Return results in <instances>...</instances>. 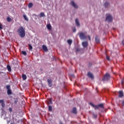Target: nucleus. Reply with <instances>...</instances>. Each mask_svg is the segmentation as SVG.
Here are the masks:
<instances>
[{
	"label": "nucleus",
	"mask_w": 124,
	"mask_h": 124,
	"mask_svg": "<svg viewBox=\"0 0 124 124\" xmlns=\"http://www.w3.org/2000/svg\"><path fill=\"white\" fill-rule=\"evenodd\" d=\"M119 97H123L124 96V92H123V91H119Z\"/></svg>",
	"instance_id": "nucleus-15"
},
{
	"label": "nucleus",
	"mask_w": 124,
	"mask_h": 124,
	"mask_svg": "<svg viewBox=\"0 0 124 124\" xmlns=\"http://www.w3.org/2000/svg\"><path fill=\"white\" fill-rule=\"evenodd\" d=\"M7 22H11V18L8 17L7 18Z\"/></svg>",
	"instance_id": "nucleus-30"
},
{
	"label": "nucleus",
	"mask_w": 124,
	"mask_h": 124,
	"mask_svg": "<svg viewBox=\"0 0 124 124\" xmlns=\"http://www.w3.org/2000/svg\"><path fill=\"white\" fill-rule=\"evenodd\" d=\"M48 104H52V102L51 100H50L48 102Z\"/></svg>",
	"instance_id": "nucleus-33"
},
{
	"label": "nucleus",
	"mask_w": 124,
	"mask_h": 124,
	"mask_svg": "<svg viewBox=\"0 0 124 124\" xmlns=\"http://www.w3.org/2000/svg\"><path fill=\"white\" fill-rule=\"evenodd\" d=\"M11 124H14L13 123H11Z\"/></svg>",
	"instance_id": "nucleus-42"
},
{
	"label": "nucleus",
	"mask_w": 124,
	"mask_h": 124,
	"mask_svg": "<svg viewBox=\"0 0 124 124\" xmlns=\"http://www.w3.org/2000/svg\"><path fill=\"white\" fill-rule=\"evenodd\" d=\"M95 42H96V43H99L100 41H99V38H98V36H96L95 38Z\"/></svg>",
	"instance_id": "nucleus-14"
},
{
	"label": "nucleus",
	"mask_w": 124,
	"mask_h": 124,
	"mask_svg": "<svg viewBox=\"0 0 124 124\" xmlns=\"http://www.w3.org/2000/svg\"><path fill=\"white\" fill-rule=\"evenodd\" d=\"M89 104L90 105H91V106L93 107V108H94L95 110H96L97 109L99 110V108L98 105L97 106L94 105L92 103H90Z\"/></svg>",
	"instance_id": "nucleus-6"
},
{
	"label": "nucleus",
	"mask_w": 124,
	"mask_h": 124,
	"mask_svg": "<svg viewBox=\"0 0 124 124\" xmlns=\"http://www.w3.org/2000/svg\"><path fill=\"white\" fill-rule=\"evenodd\" d=\"M107 59L108 61H110V57L107 56Z\"/></svg>",
	"instance_id": "nucleus-32"
},
{
	"label": "nucleus",
	"mask_w": 124,
	"mask_h": 124,
	"mask_svg": "<svg viewBox=\"0 0 124 124\" xmlns=\"http://www.w3.org/2000/svg\"><path fill=\"white\" fill-rule=\"evenodd\" d=\"M110 78H111V76H110V74L107 73L104 76L103 78V81H109Z\"/></svg>",
	"instance_id": "nucleus-2"
},
{
	"label": "nucleus",
	"mask_w": 124,
	"mask_h": 124,
	"mask_svg": "<svg viewBox=\"0 0 124 124\" xmlns=\"http://www.w3.org/2000/svg\"><path fill=\"white\" fill-rule=\"evenodd\" d=\"M52 106H48V111L49 112H52Z\"/></svg>",
	"instance_id": "nucleus-25"
},
{
	"label": "nucleus",
	"mask_w": 124,
	"mask_h": 124,
	"mask_svg": "<svg viewBox=\"0 0 124 124\" xmlns=\"http://www.w3.org/2000/svg\"><path fill=\"white\" fill-rule=\"evenodd\" d=\"M32 6H33V4L32 3H30L28 4L29 8H31V7H32Z\"/></svg>",
	"instance_id": "nucleus-20"
},
{
	"label": "nucleus",
	"mask_w": 124,
	"mask_h": 124,
	"mask_svg": "<svg viewBox=\"0 0 124 124\" xmlns=\"http://www.w3.org/2000/svg\"><path fill=\"white\" fill-rule=\"evenodd\" d=\"M79 38L81 40L83 39H87V36H86V34L85 33L80 32L79 33Z\"/></svg>",
	"instance_id": "nucleus-3"
},
{
	"label": "nucleus",
	"mask_w": 124,
	"mask_h": 124,
	"mask_svg": "<svg viewBox=\"0 0 124 124\" xmlns=\"http://www.w3.org/2000/svg\"><path fill=\"white\" fill-rule=\"evenodd\" d=\"M124 79H122V85H124Z\"/></svg>",
	"instance_id": "nucleus-34"
},
{
	"label": "nucleus",
	"mask_w": 124,
	"mask_h": 124,
	"mask_svg": "<svg viewBox=\"0 0 124 124\" xmlns=\"http://www.w3.org/2000/svg\"><path fill=\"white\" fill-rule=\"evenodd\" d=\"M2 30V24H0V30Z\"/></svg>",
	"instance_id": "nucleus-31"
},
{
	"label": "nucleus",
	"mask_w": 124,
	"mask_h": 124,
	"mask_svg": "<svg viewBox=\"0 0 124 124\" xmlns=\"http://www.w3.org/2000/svg\"><path fill=\"white\" fill-rule=\"evenodd\" d=\"M17 31L18 35H19L21 38L25 37V36L26 35V32L25 31V29H24L23 27H19Z\"/></svg>",
	"instance_id": "nucleus-1"
},
{
	"label": "nucleus",
	"mask_w": 124,
	"mask_h": 124,
	"mask_svg": "<svg viewBox=\"0 0 124 124\" xmlns=\"http://www.w3.org/2000/svg\"><path fill=\"white\" fill-rule=\"evenodd\" d=\"M71 5H72V6H74V7H75V8H77L78 7V6H77V5L76 4H75V2H74V1H72L71 2Z\"/></svg>",
	"instance_id": "nucleus-11"
},
{
	"label": "nucleus",
	"mask_w": 124,
	"mask_h": 124,
	"mask_svg": "<svg viewBox=\"0 0 124 124\" xmlns=\"http://www.w3.org/2000/svg\"><path fill=\"white\" fill-rule=\"evenodd\" d=\"M42 48L44 51H45V52L48 51V48H47V46H46L43 45Z\"/></svg>",
	"instance_id": "nucleus-16"
},
{
	"label": "nucleus",
	"mask_w": 124,
	"mask_h": 124,
	"mask_svg": "<svg viewBox=\"0 0 124 124\" xmlns=\"http://www.w3.org/2000/svg\"><path fill=\"white\" fill-rule=\"evenodd\" d=\"M76 24L77 26H78V27L80 26V23H79V20L78 19V18L76 19Z\"/></svg>",
	"instance_id": "nucleus-18"
},
{
	"label": "nucleus",
	"mask_w": 124,
	"mask_h": 124,
	"mask_svg": "<svg viewBox=\"0 0 124 124\" xmlns=\"http://www.w3.org/2000/svg\"><path fill=\"white\" fill-rule=\"evenodd\" d=\"M122 44H123V45L124 46V40H123V41H122Z\"/></svg>",
	"instance_id": "nucleus-39"
},
{
	"label": "nucleus",
	"mask_w": 124,
	"mask_h": 124,
	"mask_svg": "<svg viewBox=\"0 0 124 124\" xmlns=\"http://www.w3.org/2000/svg\"><path fill=\"white\" fill-rule=\"evenodd\" d=\"M106 20L108 22H112V21H113V18L111 15H108V16H107Z\"/></svg>",
	"instance_id": "nucleus-5"
},
{
	"label": "nucleus",
	"mask_w": 124,
	"mask_h": 124,
	"mask_svg": "<svg viewBox=\"0 0 124 124\" xmlns=\"http://www.w3.org/2000/svg\"><path fill=\"white\" fill-rule=\"evenodd\" d=\"M46 28L47 30H49V31H51V30H52V26H51V24H47L46 25Z\"/></svg>",
	"instance_id": "nucleus-17"
},
{
	"label": "nucleus",
	"mask_w": 124,
	"mask_h": 124,
	"mask_svg": "<svg viewBox=\"0 0 124 124\" xmlns=\"http://www.w3.org/2000/svg\"><path fill=\"white\" fill-rule=\"evenodd\" d=\"M0 103L3 108H4L5 107V104H4V101L3 100H0Z\"/></svg>",
	"instance_id": "nucleus-12"
},
{
	"label": "nucleus",
	"mask_w": 124,
	"mask_h": 124,
	"mask_svg": "<svg viewBox=\"0 0 124 124\" xmlns=\"http://www.w3.org/2000/svg\"><path fill=\"white\" fill-rule=\"evenodd\" d=\"M73 32H75V31H76V29H74L73 30Z\"/></svg>",
	"instance_id": "nucleus-36"
},
{
	"label": "nucleus",
	"mask_w": 124,
	"mask_h": 124,
	"mask_svg": "<svg viewBox=\"0 0 124 124\" xmlns=\"http://www.w3.org/2000/svg\"><path fill=\"white\" fill-rule=\"evenodd\" d=\"M22 78L23 80H26L27 79V76L25 74H23L22 76Z\"/></svg>",
	"instance_id": "nucleus-19"
},
{
	"label": "nucleus",
	"mask_w": 124,
	"mask_h": 124,
	"mask_svg": "<svg viewBox=\"0 0 124 124\" xmlns=\"http://www.w3.org/2000/svg\"><path fill=\"white\" fill-rule=\"evenodd\" d=\"M29 49L30 50V51H32V46H31V45L29 44Z\"/></svg>",
	"instance_id": "nucleus-26"
},
{
	"label": "nucleus",
	"mask_w": 124,
	"mask_h": 124,
	"mask_svg": "<svg viewBox=\"0 0 124 124\" xmlns=\"http://www.w3.org/2000/svg\"><path fill=\"white\" fill-rule=\"evenodd\" d=\"M108 5H109V2H106L104 3V6H105V7H107Z\"/></svg>",
	"instance_id": "nucleus-24"
},
{
	"label": "nucleus",
	"mask_w": 124,
	"mask_h": 124,
	"mask_svg": "<svg viewBox=\"0 0 124 124\" xmlns=\"http://www.w3.org/2000/svg\"><path fill=\"white\" fill-rule=\"evenodd\" d=\"M47 81L49 87H51L53 85V84L52 83V80H51V79H47Z\"/></svg>",
	"instance_id": "nucleus-9"
},
{
	"label": "nucleus",
	"mask_w": 124,
	"mask_h": 124,
	"mask_svg": "<svg viewBox=\"0 0 124 124\" xmlns=\"http://www.w3.org/2000/svg\"><path fill=\"white\" fill-rule=\"evenodd\" d=\"M79 51V49H77V52H78Z\"/></svg>",
	"instance_id": "nucleus-40"
},
{
	"label": "nucleus",
	"mask_w": 124,
	"mask_h": 124,
	"mask_svg": "<svg viewBox=\"0 0 124 124\" xmlns=\"http://www.w3.org/2000/svg\"><path fill=\"white\" fill-rule=\"evenodd\" d=\"M6 89L7 90V94H8V95L12 94V92L11 91V89H10V85H7Z\"/></svg>",
	"instance_id": "nucleus-4"
},
{
	"label": "nucleus",
	"mask_w": 124,
	"mask_h": 124,
	"mask_svg": "<svg viewBox=\"0 0 124 124\" xmlns=\"http://www.w3.org/2000/svg\"><path fill=\"white\" fill-rule=\"evenodd\" d=\"M122 105L123 106H124V101L122 102Z\"/></svg>",
	"instance_id": "nucleus-38"
},
{
	"label": "nucleus",
	"mask_w": 124,
	"mask_h": 124,
	"mask_svg": "<svg viewBox=\"0 0 124 124\" xmlns=\"http://www.w3.org/2000/svg\"><path fill=\"white\" fill-rule=\"evenodd\" d=\"M67 43H68V44H69V45H71V44H72V40H67Z\"/></svg>",
	"instance_id": "nucleus-23"
},
{
	"label": "nucleus",
	"mask_w": 124,
	"mask_h": 124,
	"mask_svg": "<svg viewBox=\"0 0 124 124\" xmlns=\"http://www.w3.org/2000/svg\"><path fill=\"white\" fill-rule=\"evenodd\" d=\"M22 55H24V56H27V52L25 51H22Z\"/></svg>",
	"instance_id": "nucleus-29"
},
{
	"label": "nucleus",
	"mask_w": 124,
	"mask_h": 124,
	"mask_svg": "<svg viewBox=\"0 0 124 124\" xmlns=\"http://www.w3.org/2000/svg\"><path fill=\"white\" fill-rule=\"evenodd\" d=\"M9 112H12V108H9Z\"/></svg>",
	"instance_id": "nucleus-35"
},
{
	"label": "nucleus",
	"mask_w": 124,
	"mask_h": 124,
	"mask_svg": "<svg viewBox=\"0 0 124 124\" xmlns=\"http://www.w3.org/2000/svg\"><path fill=\"white\" fill-rule=\"evenodd\" d=\"M93 116L94 119H96V118H97V115L94 114L93 112Z\"/></svg>",
	"instance_id": "nucleus-28"
},
{
	"label": "nucleus",
	"mask_w": 124,
	"mask_h": 124,
	"mask_svg": "<svg viewBox=\"0 0 124 124\" xmlns=\"http://www.w3.org/2000/svg\"><path fill=\"white\" fill-rule=\"evenodd\" d=\"M98 89V88L96 87V90H97Z\"/></svg>",
	"instance_id": "nucleus-41"
},
{
	"label": "nucleus",
	"mask_w": 124,
	"mask_h": 124,
	"mask_svg": "<svg viewBox=\"0 0 124 124\" xmlns=\"http://www.w3.org/2000/svg\"><path fill=\"white\" fill-rule=\"evenodd\" d=\"M88 76L89 77V78H91V79H93L94 78L93 75V74H92L91 72L88 73Z\"/></svg>",
	"instance_id": "nucleus-10"
},
{
	"label": "nucleus",
	"mask_w": 124,
	"mask_h": 124,
	"mask_svg": "<svg viewBox=\"0 0 124 124\" xmlns=\"http://www.w3.org/2000/svg\"><path fill=\"white\" fill-rule=\"evenodd\" d=\"M71 112L73 114H77V108H74Z\"/></svg>",
	"instance_id": "nucleus-13"
},
{
	"label": "nucleus",
	"mask_w": 124,
	"mask_h": 124,
	"mask_svg": "<svg viewBox=\"0 0 124 124\" xmlns=\"http://www.w3.org/2000/svg\"><path fill=\"white\" fill-rule=\"evenodd\" d=\"M7 67L8 71L10 72V71H11V67H10V66L7 65Z\"/></svg>",
	"instance_id": "nucleus-27"
},
{
	"label": "nucleus",
	"mask_w": 124,
	"mask_h": 124,
	"mask_svg": "<svg viewBox=\"0 0 124 124\" xmlns=\"http://www.w3.org/2000/svg\"><path fill=\"white\" fill-rule=\"evenodd\" d=\"M98 107L100 108H101V109H102L103 110H101V111L103 112V110H104V105H103V104H100L98 105Z\"/></svg>",
	"instance_id": "nucleus-7"
},
{
	"label": "nucleus",
	"mask_w": 124,
	"mask_h": 124,
	"mask_svg": "<svg viewBox=\"0 0 124 124\" xmlns=\"http://www.w3.org/2000/svg\"><path fill=\"white\" fill-rule=\"evenodd\" d=\"M40 17H45V14L44 13H41L40 14Z\"/></svg>",
	"instance_id": "nucleus-21"
},
{
	"label": "nucleus",
	"mask_w": 124,
	"mask_h": 124,
	"mask_svg": "<svg viewBox=\"0 0 124 124\" xmlns=\"http://www.w3.org/2000/svg\"><path fill=\"white\" fill-rule=\"evenodd\" d=\"M82 44L84 48H86V47H88V46L89 45L88 42H82Z\"/></svg>",
	"instance_id": "nucleus-8"
},
{
	"label": "nucleus",
	"mask_w": 124,
	"mask_h": 124,
	"mask_svg": "<svg viewBox=\"0 0 124 124\" xmlns=\"http://www.w3.org/2000/svg\"><path fill=\"white\" fill-rule=\"evenodd\" d=\"M88 38H89L90 41H91V36H90V35L88 36Z\"/></svg>",
	"instance_id": "nucleus-37"
},
{
	"label": "nucleus",
	"mask_w": 124,
	"mask_h": 124,
	"mask_svg": "<svg viewBox=\"0 0 124 124\" xmlns=\"http://www.w3.org/2000/svg\"><path fill=\"white\" fill-rule=\"evenodd\" d=\"M23 17L24 18L25 21H29V18H28V17H27V16H26V15H23Z\"/></svg>",
	"instance_id": "nucleus-22"
}]
</instances>
